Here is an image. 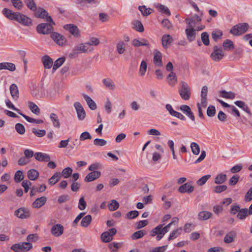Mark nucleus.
Wrapping results in <instances>:
<instances>
[{
  "label": "nucleus",
  "mask_w": 252,
  "mask_h": 252,
  "mask_svg": "<svg viewBox=\"0 0 252 252\" xmlns=\"http://www.w3.org/2000/svg\"><path fill=\"white\" fill-rule=\"evenodd\" d=\"M24 175L23 172L21 170L17 171L14 175V180L17 183H19L23 180Z\"/></svg>",
  "instance_id": "59"
},
{
  "label": "nucleus",
  "mask_w": 252,
  "mask_h": 252,
  "mask_svg": "<svg viewBox=\"0 0 252 252\" xmlns=\"http://www.w3.org/2000/svg\"><path fill=\"white\" fill-rule=\"evenodd\" d=\"M48 12L42 8H39L38 11L35 13V16L38 18H45L46 16H47Z\"/></svg>",
  "instance_id": "52"
},
{
  "label": "nucleus",
  "mask_w": 252,
  "mask_h": 252,
  "mask_svg": "<svg viewBox=\"0 0 252 252\" xmlns=\"http://www.w3.org/2000/svg\"><path fill=\"white\" fill-rule=\"evenodd\" d=\"M119 207V203L116 200H111L108 204V208L111 211L116 210Z\"/></svg>",
  "instance_id": "41"
},
{
  "label": "nucleus",
  "mask_w": 252,
  "mask_h": 252,
  "mask_svg": "<svg viewBox=\"0 0 252 252\" xmlns=\"http://www.w3.org/2000/svg\"><path fill=\"white\" fill-rule=\"evenodd\" d=\"M103 85L107 88L114 90L115 88V85L114 81L110 78H105L102 80Z\"/></svg>",
  "instance_id": "31"
},
{
  "label": "nucleus",
  "mask_w": 252,
  "mask_h": 252,
  "mask_svg": "<svg viewBox=\"0 0 252 252\" xmlns=\"http://www.w3.org/2000/svg\"><path fill=\"white\" fill-rule=\"evenodd\" d=\"M51 37L59 46H63L66 41L65 37L58 32H54L52 33Z\"/></svg>",
  "instance_id": "10"
},
{
  "label": "nucleus",
  "mask_w": 252,
  "mask_h": 252,
  "mask_svg": "<svg viewBox=\"0 0 252 252\" xmlns=\"http://www.w3.org/2000/svg\"><path fill=\"white\" fill-rule=\"evenodd\" d=\"M29 106L31 111L34 114L38 115L40 114V109L34 103L29 102Z\"/></svg>",
  "instance_id": "43"
},
{
  "label": "nucleus",
  "mask_w": 252,
  "mask_h": 252,
  "mask_svg": "<svg viewBox=\"0 0 252 252\" xmlns=\"http://www.w3.org/2000/svg\"><path fill=\"white\" fill-rule=\"evenodd\" d=\"M226 180V175L225 174H218L215 179V183L216 184L220 185L224 183Z\"/></svg>",
  "instance_id": "36"
},
{
  "label": "nucleus",
  "mask_w": 252,
  "mask_h": 252,
  "mask_svg": "<svg viewBox=\"0 0 252 252\" xmlns=\"http://www.w3.org/2000/svg\"><path fill=\"white\" fill-rule=\"evenodd\" d=\"M47 201V198L45 196H42L38 198L32 203V206L33 208H39L43 206Z\"/></svg>",
  "instance_id": "20"
},
{
  "label": "nucleus",
  "mask_w": 252,
  "mask_h": 252,
  "mask_svg": "<svg viewBox=\"0 0 252 252\" xmlns=\"http://www.w3.org/2000/svg\"><path fill=\"white\" fill-rule=\"evenodd\" d=\"M126 50V44L124 41H120L117 44V51L119 54H123Z\"/></svg>",
  "instance_id": "45"
},
{
  "label": "nucleus",
  "mask_w": 252,
  "mask_h": 252,
  "mask_svg": "<svg viewBox=\"0 0 252 252\" xmlns=\"http://www.w3.org/2000/svg\"><path fill=\"white\" fill-rule=\"evenodd\" d=\"M60 173L59 172L55 173L51 178L49 179V184L51 185H54L60 180Z\"/></svg>",
  "instance_id": "46"
},
{
  "label": "nucleus",
  "mask_w": 252,
  "mask_h": 252,
  "mask_svg": "<svg viewBox=\"0 0 252 252\" xmlns=\"http://www.w3.org/2000/svg\"><path fill=\"white\" fill-rule=\"evenodd\" d=\"M82 96L91 109L94 110L96 109V103L90 96L85 94H83Z\"/></svg>",
  "instance_id": "24"
},
{
  "label": "nucleus",
  "mask_w": 252,
  "mask_h": 252,
  "mask_svg": "<svg viewBox=\"0 0 252 252\" xmlns=\"http://www.w3.org/2000/svg\"><path fill=\"white\" fill-rule=\"evenodd\" d=\"M147 68V64L145 61H142L141 63L139 73L141 76H144L145 74Z\"/></svg>",
  "instance_id": "61"
},
{
  "label": "nucleus",
  "mask_w": 252,
  "mask_h": 252,
  "mask_svg": "<svg viewBox=\"0 0 252 252\" xmlns=\"http://www.w3.org/2000/svg\"><path fill=\"white\" fill-rule=\"evenodd\" d=\"M191 151L194 155H197L200 153V147L199 145L195 142H192L190 144Z\"/></svg>",
  "instance_id": "54"
},
{
  "label": "nucleus",
  "mask_w": 252,
  "mask_h": 252,
  "mask_svg": "<svg viewBox=\"0 0 252 252\" xmlns=\"http://www.w3.org/2000/svg\"><path fill=\"white\" fill-rule=\"evenodd\" d=\"M36 30L38 33L46 34L51 33L54 28L51 24L41 23L37 25Z\"/></svg>",
  "instance_id": "7"
},
{
  "label": "nucleus",
  "mask_w": 252,
  "mask_h": 252,
  "mask_svg": "<svg viewBox=\"0 0 252 252\" xmlns=\"http://www.w3.org/2000/svg\"><path fill=\"white\" fill-rule=\"evenodd\" d=\"M134 47H140L141 46H148L149 44L148 41L145 39H142L141 41H139L137 39H134L131 43Z\"/></svg>",
  "instance_id": "35"
},
{
  "label": "nucleus",
  "mask_w": 252,
  "mask_h": 252,
  "mask_svg": "<svg viewBox=\"0 0 252 252\" xmlns=\"http://www.w3.org/2000/svg\"><path fill=\"white\" fill-rule=\"evenodd\" d=\"M162 45L164 48H168V45L173 41L172 36L169 34H164L162 37Z\"/></svg>",
  "instance_id": "26"
},
{
  "label": "nucleus",
  "mask_w": 252,
  "mask_h": 252,
  "mask_svg": "<svg viewBox=\"0 0 252 252\" xmlns=\"http://www.w3.org/2000/svg\"><path fill=\"white\" fill-rule=\"evenodd\" d=\"M167 78L168 81V83L171 86H173L176 84L177 82V77L176 74L171 71L169 74L167 76Z\"/></svg>",
  "instance_id": "33"
},
{
  "label": "nucleus",
  "mask_w": 252,
  "mask_h": 252,
  "mask_svg": "<svg viewBox=\"0 0 252 252\" xmlns=\"http://www.w3.org/2000/svg\"><path fill=\"white\" fill-rule=\"evenodd\" d=\"M171 225V223H169L163 227V224H158L150 231V235L152 237L157 235L156 240L159 241L163 237L165 234L169 231Z\"/></svg>",
  "instance_id": "2"
},
{
  "label": "nucleus",
  "mask_w": 252,
  "mask_h": 252,
  "mask_svg": "<svg viewBox=\"0 0 252 252\" xmlns=\"http://www.w3.org/2000/svg\"><path fill=\"white\" fill-rule=\"evenodd\" d=\"M101 172L99 171H92L85 177L84 180L86 182H92L99 178Z\"/></svg>",
  "instance_id": "15"
},
{
  "label": "nucleus",
  "mask_w": 252,
  "mask_h": 252,
  "mask_svg": "<svg viewBox=\"0 0 252 252\" xmlns=\"http://www.w3.org/2000/svg\"><path fill=\"white\" fill-rule=\"evenodd\" d=\"M210 178L211 175L209 174L203 176L197 181V184L200 186H203L206 183L208 180Z\"/></svg>",
  "instance_id": "60"
},
{
  "label": "nucleus",
  "mask_w": 252,
  "mask_h": 252,
  "mask_svg": "<svg viewBox=\"0 0 252 252\" xmlns=\"http://www.w3.org/2000/svg\"><path fill=\"white\" fill-rule=\"evenodd\" d=\"M86 207L87 203L85 200L84 197L82 196L79 200L78 208L80 210H84L86 209Z\"/></svg>",
  "instance_id": "64"
},
{
  "label": "nucleus",
  "mask_w": 252,
  "mask_h": 252,
  "mask_svg": "<svg viewBox=\"0 0 252 252\" xmlns=\"http://www.w3.org/2000/svg\"><path fill=\"white\" fill-rule=\"evenodd\" d=\"M156 7L158 8V10L162 13L168 16L171 15V13L169 8L165 5L161 4H158L156 6Z\"/></svg>",
  "instance_id": "38"
},
{
  "label": "nucleus",
  "mask_w": 252,
  "mask_h": 252,
  "mask_svg": "<svg viewBox=\"0 0 252 252\" xmlns=\"http://www.w3.org/2000/svg\"><path fill=\"white\" fill-rule=\"evenodd\" d=\"M224 56L222 48L215 46L213 47V51L210 55V58L215 62H219L223 58Z\"/></svg>",
  "instance_id": "6"
},
{
  "label": "nucleus",
  "mask_w": 252,
  "mask_h": 252,
  "mask_svg": "<svg viewBox=\"0 0 252 252\" xmlns=\"http://www.w3.org/2000/svg\"><path fill=\"white\" fill-rule=\"evenodd\" d=\"M193 190L194 187L189 183L184 184L181 186L178 189V191L182 193L186 192L190 193L192 192Z\"/></svg>",
  "instance_id": "16"
},
{
  "label": "nucleus",
  "mask_w": 252,
  "mask_h": 252,
  "mask_svg": "<svg viewBox=\"0 0 252 252\" xmlns=\"http://www.w3.org/2000/svg\"><path fill=\"white\" fill-rule=\"evenodd\" d=\"M235 104L239 108H242L243 110L246 112L247 113L251 114V112L249 107L246 105L244 101L238 100L234 102Z\"/></svg>",
  "instance_id": "40"
},
{
  "label": "nucleus",
  "mask_w": 252,
  "mask_h": 252,
  "mask_svg": "<svg viewBox=\"0 0 252 252\" xmlns=\"http://www.w3.org/2000/svg\"><path fill=\"white\" fill-rule=\"evenodd\" d=\"M213 214L211 212L203 211L198 214V219L201 220H206L212 217Z\"/></svg>",
  "instance_id": "28"
},
{
  "label": "nucleus",
  "mask_w": 252,
  "mask_h": 252,
  "mask_svg": "<svg viewBox=\"0 0 252 252\" xmlns=\"http://www.w3.org/2000/svg\"><path fill=\"white\" fill-rule=\"evenodd\" d=\"M6 105L7 107L10 109H12L13 110H14L16 111L19 114L21 115V114H23L20 112V110L18 109V108H16L14 105L11 103V102L10 101L9 99H6L5 100Z\"/></svg>",
  "instance_id": "58"
},
{
  "label": "nucleus",
  "mask_w": 252,
  "mask_h": 252,
  "mask_svg": "<svg viewBox=\"0 0 252 252\" xmlns=\"http://www.w3.org/2000/svg\"><path fill=\"white\" fill-rule=\"evenodd\" d=\"M64 29L68 31L75 37H79L80 36V32L77 26L73 24H66L63 27Z\"/></svg>",
  "instance_id": "11"
},
{
  "label": "nucleus",
  "mask_w": 252,
  "mask_h": 252,
  "mask_svg": "<svg viewBox=\"0 0 252 252\" xmlns=\"http://www.w3.org/2000/svg\"><path fill=\"white\" fill-rule=\"evenodd\" d=\"M72 173V169L70 167H66L63 169L62 174L64 178H67Z\"/></svg>",
  "instance_id": "62"
},
{
  "label": "nucleus",
  "mask_w": 252,
  "mask_h": 252,
  "mask_svg": "<svg viewBox=\"0 0 252 252\" xmlns=\"http://www.w3.org/2000/svg\"><path fill=\"white\" fill-rule=\"evenodd\" d=\"M21 116L24 117L28 122L31 123H35V124H42L43 123V120L40 119H35L32 118H31L24 114H21Z\"/></svg>",
  "instance_id": "51"
},
{
  "label": "nucleus",
  "mask_w": 252,
  "mask_h": 252,
  "mask_svg": "<svg viewBox=\"0 0 252 252\" xmlns=\"http://www.w3.org/2000/svg\"><path fill=\"white\" fill-rule=\"evenodd\" d=\"M42 62L44 67L46 69L51 68L53 65V61L48 55H45L42 57Z\"/></svg>",
  "instance_id": "23"
},
{
  "label": "nucleus",
  "mask_w": 252,
  "mask_h": 252,
  "mask_svg": "<svg viewBox=\"0 0 252 252\" xmlns=\"http://www.w3.org/2000/svg\"><path fill=\"white\" fill-rule=\"evenodd\" d=\"M220 94L223 97L226 98L233 99L235 97V93L232 92H227L225 90H223L220 92Z\"/></svg>",
  "instance_id": "56"
},
{
  "label": "nucleus",
  "mask_w": 252,
  "mask_h": 252,
  "mask_svg": "<svg viewBox=\"0 0 252 252\" xmlns=\"http://www.w3.org/2000/svg\"><path fill=\"white\" fill-rule=\"evenodd\" d=\"M101 239L104 243H109L113 240V237L108 232H103L101 235Z\"/></svg>",
  "instance_id": "48"
},
{
  "label": "nucleus",
  "mask_w": 252,
  "mask_h": 252,
  "mask_svg": "<svg viewBox=\"0 0 252 252\" xmlns=\"http://www.w3.org/2000/svg\"><path fill=\"white\" fill-rule=\"evenodd\" d=\"M3 14L7 18L10 20H15L17 12H12L11 10L4 8L2 10Z\"/></svg>",
  "instance_id": "29"
},
{
  "label": "nucleus",
  "mask_w": 252,
  "mask_h": 252,
  "mask_svg": "<svg viewBox=\"0 0 252 252\" xmlns=\"http://www.w3.org/2000/svg\"><path fill=\"white\" fill-rule=\"evenodd\" d=\"M201 38L204 45L208 46L210 44L209 35L208 32H202L201 34Z\"/></svg>",
  "instance_id": "47"
},
{
  "label": "nucleus",
  "mask_w": 252,
  "mask_h": 252,
  "mask_svg": "<svg viewBox=\"0 0 252 252\" xmlns=\"http://www.w3.org/2000/svg\"><path fill=\"white\" fill-rule=\"evenodd\" d=\"M15 20L25 26H30L32 24V20L27 16L17 12Z\"/></svg>",
  "instance_id": "9"
},
{
  "label": "nucleus",
  "mask_w": 252,
  "mask_h": 252,
  "mask_svg": "<svg viewBox=\"0 0 252 252\" xmlns=\"http://www.w3.org/2000/svg\"><path fill=\"white\" fill-rule=\"evenodd\" d=\"M32 248V244L30 242H23L13 245L11 249L15 252H27Z\"/></svg>",
  "instance_id": "5"
},
{
  "label": "nucleus",
  "mask_w": 252,
  "mask_h": 252,
  "mask_svg": "<svg viewBox=\"0 0 252 252\" xmlns=\"http://www.w3.org/2000/svg\"><path fill=\"white\" fill-rule=\"evenodd\" d=\"M180 85L179 93L181 98L185 100H189L191 94V89L189 85L184 81H181Z\"/></svg>",
  "instance_id": "3"
},
{
  "label": "nucleus",
  "mask_w": 252,
  "mask_h": 252,
  "mask_svg": "<svg viewBox=\"0 0 252 252\" xmlns=\"http://www.w3.org/2000/svg\"><path fill=\"white\" fill-rule=\"evenodd\" d=\"M180 110L184 113L189 117L192 121H195V117L193 113L191 111L190 107L187 105H182L180 106Z\"/></svg>",
  "instance_id": "17"
},
{
  "label": "nucleus",
  "mask_w": 252,
  "mask_h": 252,
  "mask_svg": "<svg viewBox=\"0 0 252 252\" xmlns=\"http://www.w3.org/2000/svg\"><path fill=\"white\" fill-rule=\"evenodd\" d=\"M222 46L224 50L232 51L234 49L233 42L230 39H226L223 41Z\"/></svg>",
  "instance_id": "34"
},
{
  "label": "nucleus",
  "mask_w": 252,
  "mask_h": 252,
  "mask_svg": "<svg viewBox=\"0 0 252 252\" xmlns=\"http://www.w3.org/2000/svg\"><path fill=\"white\" fill-rule=\"evenodd\" d=\"M249 214L248 213L247 208H242L240 209L237 215V217L241 220L245 219Z\"/></svg>",
  "instance_id": "37"
},
{
  "label": "nucleus",
  "mask_w": 252,
  "mask_h": 252,
  "mask_svg": "<svg viewBox=\"0 0 252 252\" xmlns=\"http://www.w3.org/2000/svg\"><path fill=\"white\" fill-rule=\"evenodd\" d=\"M154 63L157 66L161 67L163 65L161 53L159 51L155 50L154 51Z\"/></svg>",
  "instance_id": "19"
},
{
  "label": "nucleus",
  "mask_w": 252,
  "mask_h": 252,
  "mask_svg": "<svg viewBox=\"0 0 252 252\" xmlns=\"http://www.w3.org/2000/svg\"><path fill=\"white\" fill-rule=\"evenodd\" d=\"M15 129L16 131L20 134H23L25 132L24 126L20 123H17L15 125Z\"/></svg>",
  "instance_id": "63"
},
{
  "label": "nucleus",
  "mask_w": 252,
  "mask_h": 252,
  "mask_svg": "<svg viewBox=\"0 0 252 252\" xmlns=\"http://www.w3.org/2000/svg\"><path fill=\"white\" fill-rule=\"evenodd\" d=\"M64 227L63 225L57 223L54 225L51 229V234L55 237H59L63 233Z\"/></svg>",
  "instance_id": "13"
},
{
  "label": "nucleus",
  "mask_w": 252,
  "mask_h": 252,
  "mask_svg": "<svg viewBox=\"0 0 252 252\" xmlns=\"http://www.w3.org/2000/svg\"><path fill=\"white\" fill-rule=\"evenodd\" d=\"M182 229L181 227H179L177 229L173 231L170 234L168 237V241H170L172 239L177 238L181 233Z\"/></svg>",
  "instance_id": "49"
},
{
  "label": "nucleus",
  "mask_w": 252,
  "mask_h": 252,
  "mask_svg": "<svg viewBox=\"0 0 252 252\" xmlns=\"http://www.w3.org/2000/svg\"><path fill=\"white\" fill-rule=\"evenodd\" d=\"M123 245V243L112 242L109 244V248L112 252H117L118 249Z\"/></svg>",
  "instance_id": "50"
},
{
  "label": "nucleus",
  "mask_w": 252,
  "mask_h": 252,
  "mask_svg": "<svg viewBox=\"0 0 252 252\" xmlns=\"http://www.w3.org/2000/svg\"><path fill=\"white\" fill-rule=\"evenodd\" d=\"M27 176L30 180L34 181L39 176V172L35 169H30L27 172Z\"/></svg>",
  "instance_id": "32"
},
{
  "label": "nucleus",
  "mask_w": 252,
  "mask_h": 252,
  "mask_svg": "<svg viewBox=\"0 0 252 252\" xmlns=\"http://www.w3.org/2000/svg\"><path fill=\"white\" fill-rule=\"evenodd\" d=\"M249 25L248 23H239L234 26L230 30V32L235 35H241L248 31Z\"/></svg>",
  "instance_id": "4"
},
{
  "label": "nucleus",
  "mask_w": 252,
  "mask_h": 252,
  "mask_svg": "<svg viewBox=\"0 0 252 252\" xmlns=\"http://www.w3.org/2000/svg\"><path fill=\"white\" fill-rule=\"evenodd\" d=\"M201 21V18L196 14L190 18H187L186 19V23L188 24L189 27H192L193 25H194Z\"/></svg>",
  "instance_id": "21"
},
{
  "label": "nucleus",
  "mask_w": 252,
  "mask_h": 252,
  "mask_svg": "<svg viewBox=\"0 0 252 252\" xmlns=\"http://www.w3.org/2000/svg\"><path fill=\"white\" fill-rule=\"evenodd\" d=\"M14 215L20 219H26L30 217L31 213L29 209L22 207L16 210Z\"/></svg>",
  "instance_id": "8"
},
{
  "label": "nucleus",
  "mask_w": 252,
  "mask_h": 252,
  "mask_svg": "<svg viewBox=\"0 0 252 252\" xmlns=\"http://www.w3.org/2000/svg\"><path fill=\"white\" fill-rule=\"evenodd\" d=\"M74 106L75 108L78 119L79 120H83L86 117V112L81 104L79 102H75L74 103Z\"/></svg>",
  "instance_id": "12"
},
{
  "label": "nucleus",
  "mask_w": 252,
  "mask_h": 252,
  "mask_svg": "<svg viewBox=\"0 0 252 252\" xmlns=\"http://www.w3.org/2000/svg\"><path fill=\"white\" fill-rule=\"evenodd\" d=\"M9 90L13 99L17 100L19 97V89L17 85L12 84L10 86Z\"/></svg>",
  "instance_id": "18"
},
{
  "label": "nucleus",
  "mask_w": 252,
  "mask_h": 252,
  "mask_svg": "<svg viewBox=\"0 0 252 252\" xmlns=\"http://www.w3.org/2000/svg\"><path fill=\"white\" fill-rule=\"evenodd\" d=\"M50 119L53 123V125L54 127L59 128L61 126V124L58 118V116L53 113H52L50 115Z\"/></svg>",
  "instance_id": "30"
},
{
  "label": "nucleus",
  "mask_w": 252,
  "mask_h": 252,
  "mask_svg": "<svg viewBox=\"0 0 252 252\" xmlns=\"http://www.w3.org/2000/svg\"><path fill=\"white\" fill-rule=\"evenodd\" d=\"M24 2L31 10L32 11L37 10L36 4L34 0H24Z\"/></svg>",
  "instance_id": "39"
},
{
  "label": "nucleus",
  "mask_w": 252,
  "mask_h": 252,
  "mask_svg": "<svg viewBox=\"0 0 252 252\" xmlns=\"http://www.w3.org/2000/svg\"><path fill=\"white\" fill-rule=\"evenodd\" d=\"M145 235V232L144 230H138L134 232L131 236L132 240H137L143 237Z\"/></svg>",
  "instance_id": "55"
},
{
  "label": "nucleus",
  "mask_w": 252,
  "mask_h": 252,
  "mask_svg": "<svg viewBox=\"0 0 252 252\" xmlns=\"http://www.w3.org/2000/svg\"><path fill=\"white\" fill-rule=\"evenodd\" d=\"M138 9L143 16H148L153 11L152 8H147L145 5L139 6Z\"/></svg>",
  "instance_id": "44"
},
{
  "label": "nucleus",
  "mask_w": 252,
  "mask_h": 252,
  "mask_svg": "<svg viewBox=\"0 0 252 252\" xmlns=\"http://www.w3.org/2000/svg\"><path fill=\"white\" fill-rule=\"evenodd\" d=\"M35 158L41 162H47L50 160V156L46 153H43L41 152H36L34 154Z\"/></svg>",
  "instance_id": "14"
},
{
  "label": "nucleus",
  "mask_w": 252,
  "mask_h": 252,
  "mask_svg": "<svg viewBox=\"0 0 252 252\" xmlns=\"http://www.w3.org/2000/svg\"><path fill=\"white\" fill-rule=\"evenodd\" d=\"M236 237V233L235 231L232 230L229 232L224 238V242L226 244L233 242L234 238Z\"/></svg>",
  "instance_id": "27"
},
{
  "label": "nucleus",
  "mask_w": 252,
  "mask_h": 252,
  "mask_svg": "<svg viewBox=\"0 0 252 252\" xmlns=\"http://www.w3.org/2000/svg\"><path fill=\"white\" fill-rule=\"evenodd\" d=\"M92 216L90 215H88L83 218L81 221V225L84 227H87L91 222Z\"/></svg>",
  "instance_id": "42"
},
{
  "label": "nucleus",
  "mask_w": 252,
  "mask_h": 252,
  "mask_svg": "<svg viewBox=\"0 0 252 252\" xmlns=\"http://www.w3.org/2000/svg\"><path fill=\"white\" fill-rule=\"evenodd\" d=\"M186 29L185 32L187 34L188 39L189 42H192L194 40L196 36V32L195 30L192 27H189Z\"/></svg>",
  "instance_id": "25"
},
{
  "label": "nucleus",
  "mask_w": 252,
  "mask_h": 252,
  "mask_svg": "<svg viewBox=\"0 0 252 252\" xmlns=\"http://www.w3.org/2000/svg\"><path fill=\"white\" fill-rule=\"evenodd\" d=\"M7 69L10 71H14L16 70L15 65L11 63L3 62L0 63V70Z\"/></svg>",
  "instance_id": "22"
},
{
  "label": "nucleus",
  "mask_w": 252,
  "mask_h": 252,
  "mask_svg": "<svg viewBox=\"0 0 252 252\" xmlns=\"http://www.w3.org/2000/svg\"><path fill=\"white\" fill-rule=\"evenodd\" d=\"M222 34V32L220 30L213 31L212 32V38L215 41L220 38Z\"/></svg>",
  "instance_id": "57"
},
{
  "label": "nucleus",
  "mask_w": 252,
  "mask_h": 252,
  "mask_svg": "<svg viewBox=\"0 0 252 252\" xmlns=\"http://www.w3.org/2000/svg\"><path fill=\"white\" fill-rule=\"evenodd\" d=\"M93 48H90V44L89 43H83L74 46L71 52L69 54L70 58H75L78 56L80 53H86L91 52Z\"/></svg>",
  "instance_id": "1"
},
{
  "label": "nucleus",
  "mask_w": 252,
  "mask_h": 252,
  "mask_svg": "<svg viewBox=\"0 0 252 252\" xmlns=\"http://www.w3.org/2000/svg\"><path fill=\"white\" fill-rule=\"evenodd\" d=\"M133 28L139 32H143L144 31V28L142 23L139 21L134 22Z\"/></svg>",
  "instance_id": "53"
}]
</instances>
